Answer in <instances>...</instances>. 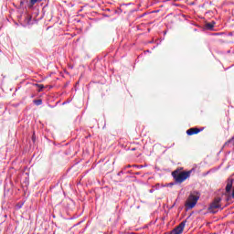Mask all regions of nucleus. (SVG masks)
Returning a JSON list of instances; mask_svg holds the SVG:
<instances>
[{"mask_svg":"<svg viewBox=\"0 0 234 234\" xmlns=\"http://www.w3.org/2000/svg\"><path fill=\"white\" fill-rule=\"evenodd\" d=\"M177 184H182L185 180H187L189 178L191 172H181L179 174H176L175 172L172 174Z\"/></svg>","mask_w":234,"mask_h":234,"instance_id":"f257e3e1","label":"nucleus"},{"mask_svg":"<svg viewBox=\"0 0 234 234\" xmlns=\"http://www.w3.org/2000/svg\"><path fill=\"white\" fill-rule=\"evenodd\" d=\"M198 198H200V197L195 195V194H191L186 203V207H187V209H193V207H195V206H197V202H198Z\"/></svg>","mask_w":234,"mask_h":234,"instance_id":"f03ea898","label":"nucleus"},{"mask_svg":"<svg viewBox=\"0 0 234 234\" xmlns=\"http://www.w3.org/2000/svg\"><path fill=\"white\" fill-rule=\"evenodd\" d=\"M184 228H186V221H182L169 234H182V233H184Z\"/></svg>","mask_w":234,"mask_h":234,"instance_id":"7ed1b4c3","label":"nucleus"},{"mask_svg":"<svg viewBox=\"0 0 234 234\" xmlns=\"http://www.w3.org/2000/svg\"><path fill=\"white\" fill-rule=\"evenodd\" d=\"M41 1L43 0H26V5L27 6V8H34V6H36V5H37L38 3H41Z\"/></svg>","mask_w":234,"mask_h":234,"instance_id":"20e7f679","label":"nucleus"},{"mask_svg":"<svg viewBox=\"0 0 234 234\" xmlns=\"http://www.w3.org/2000/svg\"><path fill=\"white\" fill-rule=\"evenodd\" d=\"M218 207H220V203L219 201H215L213 202L210 207H209V210L212 212V213H215V210L214 209H218Z\"/></svg>","mask_w":234,"mask_h":234,"instance_id":"39448f33","label":"nucleus"},{"mask_svg":"<svg viewBox=\"0 0 234 234\" xmlns=\"http://www.w3.org/2000/svg\"><path fill=\"white\" fill-rule=\"evenodd\" d=\"M198 133H200V130L197 128H190L186 131V134L188 136H193V134H198Z\"/></svg>","mask_w":234,"mask_h":234,"instance_id":"423d86ee","label":"nucleus"},{"mask_svg":"<svg viewBox=\"0 0 234 234\" xmlns=\"http://www.w3.org/2000/svg\"><path fill=\"white\" fill-rule=\"evenodd\" d=\"M214 27H215V25H213V24H211V23H207V24L206 25L207 30H213Z\"/></svg>","mask_w":234,"mask_h":234,"instance_id":"0eeeda50","label":"nucleus"},{"mask_svg":"<svg viewBox=\"0 0 234 234\" xmlns=\"http://www.w3.org/2000/svg\"><path fill=\"white\" fill-rule=\"evenodd\" d=\"M34 103H35V105H41L43 103V101L41 99L35 100Z\"/></svg>","mask_w":234,"mask_h":234,"instance_id":"6e6552de","label":"nucleus"},{"mask_svg":"<svg viewBox=\"0 0 234 234\" xmlns=\"http://www.w3.org/2000/svg\"><path fill=\"white\" fill-rule=\"evenodd\" d=\"M133 167H137V169H144V165H133Z\"/></svg>","mask_w":234,"mask_h":234,"instance_id":"1a4fd4ad","label":"nucleus"},{"mask_svg":"<svg viewBox=\"0 0 234 234\" xmlns=\"http://www.w3.org/2000/svg\"><path fill=\"white\" fill-rule=\"evenodd\" d=\"M40 89H43V85H39Z\"/></svg>","mask_w":234,"mask_h":234,"instance_id":"9d476101","label":"nucleus"},{"mask_svg":"<svg viewBox=\"0 0 234 234\" xmlns=\"http://www.w3.org/2000/svg\"><path fill=\"white\" fill-rule=\"evenodd\" d=\"M136 175H140V173H136Z\"/></svg>","mask_w":234,"mask_h":234,"instance_id":"9b49d317","label":"nucleus"}]
</instances>
